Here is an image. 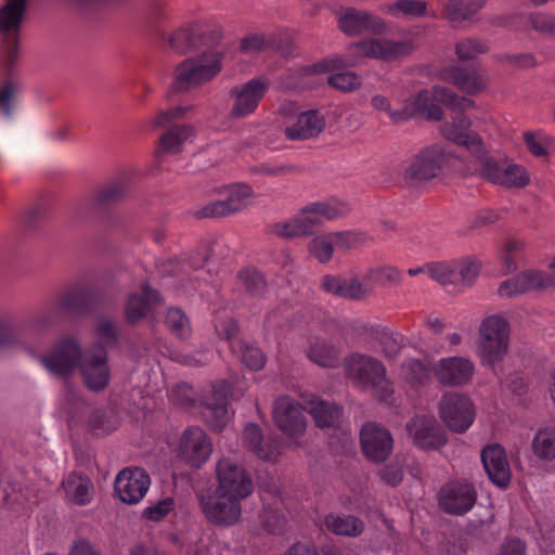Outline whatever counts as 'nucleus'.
<instances>
[{
	"label": "nucleus",
	"mask_w": 555,
	"mask_h": 555,
	"mask_svg": "<svg viewBox=\"0 0 555 555\" xmlns=\"http://www.w3.org/2000/svg\"><path fill=\"white\" fill-rule=\"evenodd\" d=\"M439 414L450 430L462 434L473 424L475 409L466 396L446 392L439 403Z\"/></svg>",
	"instance_id": "nucleus-13"
},
{
	"label": "nucleus",
	"mask_w": 555,
	"mask_h": 555,
	"mask_svg": "<svg viewBox=\"0 0 555 555\" xmlns=\"http://www.w3.org/2000/svg\"><path fill=\"white\" fill-rule=\"evenodd\" d=\"M433 367L418 359H409L401 365L403 379L412 387L425 386L431 380Z\"/></svg>",
	"instance_id": "nucleus-45"
},
{
	"label": "nucleus",
	"mask_w": 555,
	"mask_h": 555,
	"mask_svg": "<svg viewBox=\"0 0 555 555\" xmlns=\"http://www.w3.org/2000/svg\"><path fill=\"white\" fill-rule=\"evenodd\" d=\"M130 192V183L127 177L114 179L103 186L92 197V206L96 210H106L124 202Z\"/></svg>",
	"instance_id": "nucleus-35"
},
{
	"label": "nucleus",
	"mask_w": 555,
	"mask_h": 555,
	"mask_svg": "<svg viewBox=\"0 0 555 555\" xmlns=\"http://www.w3.org/2000/svg\"><path fill=\"white\" fill-rule=\"evenodd\" d=\"M270 87L269 80L263 77L253 78L249 81L232 87L229 98L233 101L229 117L242 119L253 114Z\"/></svg>",
	"instance_id": "nucleus-10"
},
{
	"label": "nucleus",
	"mask_w": 555,
	"mask_h": 555,
	"mask_svg": "<svg viewBox=\"0 0 555 555\" xmlns=\"http://www.w3.org/2000/svg\"><path fill=\"white\" fill-rule=\"evenodd\" d=\"M341 351L339 344L324 337H312L305 353L312 363L325 369H335L340 363Z\"/></svg>",
	"instance_id": "nucleus-34"
},
{
	"label": "nucleus",
	"mask_w": 555,
	"mask_h": 555,
	"mask_svg": "<svg viewBox=\"0 0 555 555\" xmlns=\"http://www.w3.org/2000/svg\"><path fill=\"white\" fill-rule=\"evenodd\" d=\"M351 65V63L345 61L341 56L325 59L319 63H315L307 67L289 69L280 76L279 81L282 88L291 90L297 88L299 78L306 75L325 73L332 69H338Z\"/></svg>",
	"instance_id": "nucleus-37"
},
{
	"label": "nucleus",
	"mask_w": 555,
	"mask_h": 555,
	"mask_svg": "<svg viewBox=\"0 0 555 555\" xmlns=\"http://www.w3.org/2000/svg\"><path fill=\"white\" fill-rule=\"evenodd\" d=\"M350 49L360 56L392 62L410 55L414 51V44L410 40L374 38L357 42Z\"/></svg>",
	"instance_id": "nucleus-18"
},
{
	"label": "nucleus",
	"mask_w": 555,
	"mask_h": 555,
	"mask_svg": "<svg viewBox=\"0 0 555 555\" xmlns=\"http://www.w3.org/2000/svg\"><path fill=\"white\" fill-rule=\"evenodd\" d=\"M237 280L244 291L254 297H260L267 292V281L257 270L247 268L237 273Z\"/></svg>",
	"instance_id": "nucleus-55"
},
{
	"label": "nucleus",
	"mask_w": 555,
	"mask_h": 555,
	"mask_svg": "<svg viewBox=\"0 0 555 555\" xmlns=\"http://www.w3.org/2000/svg\"><path fill=\"white\" fill-rule=\"evenodd\" d=\"M388 12H401L406 16L421 17L427 13V3L423 0H398L388 7Z\"/></svg>",
	"instance_id": "nucleus-60"
},
{
	"label": "nucleus",
	"mask_w": 555,
	"mask_h": 555,
	"mask_svg": "<svg viewBox=\"0 0 555 555\" xmlns=\"http://www.w3.org/2000/svg\"><path fill=\"white\" fill-rule=\"evenodd\" d=\"M349 210L346 203L336 199L308 204L295 217L300 236L314 234L323 225L325 220H334L343 217Z\"/></svg>",
	"instance_id": "nucleus-9"
},
{
	"label": "nucleus",
	"mask_w": 555,
	"mask_h": 555,
	"mask_svg": "<svg viewBox=\"0 0 555 555\" xmlns=\"http://www.w3.org/2000/svg\"><path fill=\"white\" fill-rule=\"evenodd\" d=\"M151 479L142 468H125L118 473L114 489L118 498L127 504H137L149 490Z\"/></svg>",
	"instance_id": "nucleus-24"
},
{
	"label": "nucleus",
	"mask_w": 555,
	"mask_h": 555,
	"mask_svg": "<svg viewBox=\"0 0 555 555\" xmlns=\"http://www.w3.org/2000/svg\"><path fill=\"white\" fill-rule=\"evenodd\" d=\"M67 496L78 505H86L90 502L92 482L77 474H70L62 483Z\"/></svg>",
	"instance_id": "nucleus-47"
},
{
	"label": "nucleus",
	"mask_w": 555,
	"mask_h": 555,
	"mask_svg": "<svg viewBox=\"0 0 555 555\" xmlns=\"http://www.w3.org/2000/svg\"><path fill=\"white\" fill-rule=\"evenodd\" d=\"M530 183V175L527 169L518 164L504 159L502 176L499 186L506 189H522Z\"/></svg>",
	"instance_id": "nucleus-49"
},
{
	"label": "nucleus",
	"mask_w": 555,
	"mask_h": 555,
	"mask_svg": "<svg viewBox=\"0 0 555 555\" xmlns=\"http://www.w3.org/2000/svg\"><path fill=\"white\" fill-rule=\"evenodd\" d=\"M509 323L501 314L486 317L478 328V352L485 364L494 366L508 352Z\"/></svg>",
	"instance_id": "nucleus-3"
},
{
	"label": "nucleus",
	"mask_w": 555,
	"mask_h": 555,
	"mask_svg": "<svg viewBox=\"0 0 555 555\" xmlns=\"http://www.w3.org/2000/svg\"><path fill=\"white\" fill-rule=\"evenodd\" d=\"M199 506L206 519L219 527H231L240 522L242 516L241 500L215 490L210 494H201Z\"/></svg>",
	"instance_id": "nucleus-7"
},
{
	"label": "nucleus",
	"mask_w": 555,
	"mask_h": 555,
	"mask_svg": "<svg viewBox=\"0 0 555 555\" xmlns=\"http://www.w3.org/2000/svg\"><path fill=\"white\" fill-rule=\"evenodd\" d=\"M83 354L79 344L72 339H63L43 358V364L53 375L67 378L80 365Z\"/></svg>",
	"instance_id": "nucleus-21"
},
{
	"label": "nucleus",
	"mask_w": 555,
	"mask_h": 555,
	"mask_svg": "<svg viewBox=\"0 0 555 555\" xmlns=\"http://www.w3.org/2000/svg\"><path fill=\"white\" fill-rule=\"evenodd\" d=\"M489 51L487 41L479 38L467 37L461 39L455 44V54L461 61H469L479 54Z\"/></svg>",
	"instance_id": "nucleus-56"
},
{
	"label": "nucleus",
	"mask_w": 555,
	"mask_h": 555,
	"mask_svg": "<svg viewBox=\"0 0 555 555\" xmlns=\"http://www.w3.org/2000/svg\"><path fill=\"white\" fill-rule=\"evenodd\" d=\"M141 291V294H130L125 306V319L131 326L139 324L153 309L163 304L159 292L151 288L147 283L142 285Z\"/></svg>",
	"instance_id": "nucleus-30"
},
{
	"label": "nucleus",
	"mask_w": 555,
	"mask_h": 555,
	"mask_svg": "<svg viewBox=\"0 0 555 555\" xmlns=\"http://www.w3.org/2000/svg\"><path fill=\"white\" fill-rule=\"evenodd\" d=\"M190 109L191 106H177L160 112L157 115L154 121L155 127L168 128L158 140L160 149L164 152L169 154L180 153L184 141L192 135V126L185 124H173L175 120L182 118Z\"/></svg>",
	"instance_id": "nucleus-8"
},
{
	"label": "nucleus",
	"mask_w": 555,
	"mask_h": 555,
	"mask_svg": "<svg viewBox=\"0 0 555 555\" xmlns=\"http://www.w3.org/2000/svg\"><path fill=\"white\" fill-rule=\"evenodd\" d=\"M474 157L470 165L467 166V172L473 176H477L480 179L499 185L500 176L504 167V160H500L487 151L483 141L480 142V146L470 149L468 151Z\"/></svg>",
	"instance_id": "nucleus-32"
},
{
	"label": "nucleus",
	"mask_w": 555,
	"mask_h": 555,
	"mask_svg": "<svg viewBox=\"0 0 555 555\" xmlns=\"http://www.w3.org/2000/svg\"><path fill=\"white\" fill-rule=\"evenodd\" d=\"M85 386L92 391L105 389L111 379L107 350L102 343L93 344L79 365Z\"/></svg>",
	"instance_id": "nucleus-11"
},
{
	"label": "nucleus",
	"mask_w": 555,
	"mask_h": 555,
	"mask_svg": "<svg viewBox=\"0 0 555 555\" xmlns=\"http://www.w3.org/2000/svg\"><path fill=\"white\" fill-rule=\"evenodd\" d=\"M27 0H5L0 8V34L2 35L1 57L8 64H16L18 57L20 28L23 23Z\"/></svg>",
	"instance_id": "nucleus-6"
},
{
	"label": "nucleus",
	"mask_w": 555,
	"mask_h": 555,
	"mask_svg": "<svg viewBox=\"0 0 555 555\" xmlns=\"http://www.w3.org/2000/svg\"><path fill=\"white\" fill-rule=\"evenodd\" d=\"M279 53L283 57L294 54L295 43L292 37L284 33L269 34L268 52Z\"/></svg>",
	"instance_id": "nucleus-61"
},
{
	"label": "nucleus",
	"mask_w": 555,
	"mask_h": 555,
	"mask_svg": "<svg viewBox=\"0 0 555 555\" xmlns=\"http://www.w3.org/2000/svg\"><path fill=\"white\" fill-rule=\"evenodd\" d=\"M360 446L370 462L382 463L391 454L393 439L387 428L374 422H366L360 430Z\"/></svg>",
	"instance_id": "nucleus-15"
},
{
	"label": "nucleus",
	"mask_w": 555,
	"mask_h": 555,
	"mask_svg": "<svg viewBox=\"0 0 555 555\" xmlns=\"http://www.w3.org/2000/svg\"><path fill=\"white\" fill-rule=\"evenodd\" d=\"M232 352L251 371H259L266 364L264 353L247 341H234Z\"/></svg>",
	"instance_id": "nucleus-50"
},
{
	"label": "nucleus",
	"mask_w": 555,
	"mask_h": 555,
	"mask_svg": "<svg viewBox=\"0 0 555 555\" xmlns=\"http://www.w3.org/2000/svg\"><path fill=\"white\" fill-rule=\"evenodd\" d=\"M346 376L362 389L374 388L384 401L388 400L393 389L386 378V367L376 358L352 352L343 362Z\"/></svg>",
	"instance_id": "nucleus-2"
},
{
	"label": "nucleus",
	"mask_w": 555,
	"mask_h": 555,
	"mask_svg": "<svg viewBox=\"0 0 555 555\" xmlns=\"http://www.w3.org/2000/svg\"><path fill=\"white\" fill-rule=\"evenodd\" d=\"M1 66L4 70V79L0 86V108L4 115L10 116L13 109L12 99L20 92L22 82L13 74L15 64L9 66L8 59L1 57Z\"/></svg>",
	"instance_id": "nucleus-39"
},
{
	"label": "nucleus",
	"mask_w": 555,
	"mask_h": 555,
	"mask_svg": "<svg viewBox=\"0 0 555 555\" xmlns=\"http://www.w3.org/2000/svg\"><path fill=\"white\" fill-rule=\"evenodd\" d=\"M525 16L521 13H508L491 15L487 22L492 27L504 28L512 31L521 29Z\"/></svg>",
	"instance_id": "nucleus-62"
},
{
	"label": "nucleus",
	"mask_w": 555,
	"mask_h": 555,
	"mask_svg": "<svg viewBox=\"0 0 555 555\" xmlns=\"http://www.w3.org/2000/svg\"><path fill=\"white\" fill-rule=\"evenodd\" d=\"M481 462L490 481L501 489L511 483L512 472L506 452L498 443L489 444L481 451Z\"/></svg>",
	"instance_id": "nucleus-29"
},
{
	"label": "nucleus",
	"mask_w": 555,
	"mask_h": 555,
	"mask_svg": "<svg viewBox=\"0 0 555 555\" xmlns=\"http://www.w3.org/2000/svg\"><path fill=\"white\" fill-rule=\"evenodd\" d=\"M428 275L442 285L457 282V274L452 264L447 262L427 263Z\"/></svg>",
	"instance_id": "nucleus-59"
},
{
	"label": "nucleus",
	"mask_w": 555,
	"mask_h": 555,
	"mask_svg": "<svg viewBox=\"0 0 555 555\" xmlns=\"http://www.w3.org/2000/svg\"><path fill=\"white\" fill-rule=\"evenodd\" d=\"M325 528L336 534L345 537H358L364 531V522L353 515L328 514L324 517Z\"/></svg>",
	"instance_id": "nucleus-40"
},
{
	"label": "nucleus",
	"mask_w": 555,
	"mask_h": 555,
	"mask_svg": "<svg viewBox=\"0 0 555 555\" xmlns=\"http://www.w3.org/2000/svg\"><path fill=\"white\" fill-rule=\"evenodd\" d=\"M365 279L382 285L383 287H397L402 283V273L392 266H378L367 270Z\"/></svg>",
	"instance_id": "nucleus-53"
},
{
	"label": "nucleus",
	"mask_w": 555,
	"mask_h": 555,
	"mask_svg": "<svg viewBox=\"0 0 555 555\" xmlns=\"http://www.w3.org/2000/svg\"><path fill=\"white\" fill-rule=\"evenodd\" d=\"M340 30L348 36H359L365 33L384 34L386 24L383 18L367 11L349 8L338 20Z\"/></svg>",
	"instance_id": "nucleus-28"
},
{
	"label": "nucleus",
	"mask_w": 555,
	"mask_h": 555,
	"mask_svg": "<svg viewBox=\"0 0 555 555\" xmlns=\"http://www.w3.org/2000/svg\"><path fill=\"white\" fill-rule=\"evenodd\" d=\"M435 92L429 90L420 91L411 102V111L413 116H420L430 121H440L443 118V112L439 105Z\"/></svg>",
	"instance_id": "nucleus-42"
},
{
	"label": "nucleus",
	"mask_w": 555,
	"mask_h": 555,
	"mask_svg": "<svg viewBox=\"0 0 555 555\" xmlns=\"http://www.w3.org/2000/svg\"><path fill=\"white\" fill-rule=\"evenodd\" d=\"M321 288L327 294L354 301L364 300L372 293L358 276L347 279L340 275L326 274L321 279Z\"/></svg>",
	"instance_id": "nucleus-31"
},
{
	"label": "nucleus",
	"mask_w": 555,
	"mask_h": 555,
	"mask_svg": "<svg viewBox=\"0 0 555 555\" xmlns=\"http://www.w3.org/2000/svg\"><path fill=\"white\" fill-rule=\"evenodd\" d=\"M95 333L98 337L103 340L105 349L107 347H117L119 343V335L117 325L109 319H102L99 321Z\"/></svg>",
	"instance_id": "nucleus-63"
},
{
	"label": "nucleus",
	"mask_w": 555,
	"mask_h": 555,
	"mask_svg": "<svg viewBox=\"0 0 555 555\" xmlns=\"http://www.w3.org/2000/svg\"><path fill=\"white\" fill-rule=\"evenodd\" d=\"M406 429L422 450H438L447 443L443 428L433 417H415L406 424Z\"/></svg>",
	"instance_id": "nucleus-27"
},
{
	"label": "nucleus",
	"mask_w": 555,
	"mask_h": 555,
	"mask_svg": "<svg viewBox=\"0 0 555 555\" xmlns=\"http://www.w3.org/2000/svg\"><path fill=\"white\" fill-rule=\"evenodd\" d=\"M61 314L63 313L57 309V302L55 301L54 306L43 308L30 315L24 323L23 328L20 331L21 333L23 331L40 333L54 325L59 321Z\"/></svg>",
	"instance_id": "nucleus-48"
},
{
	"label": "nucleus",
	"mask_w": 555,
	"mask_h": 555,
	"mask_svg": "<svg viewBox=\"0 0 555 555\" xmlns=\"http://www.w3.org/2000/svg\"><path fill=\"white\" fill-rule=\"evenodd\" d=\"M306 409L311 414L319 428L336 427L339 425L343 416L341 406L320 398L311 399Z\"/></svg>",
	"instance_id": "nucleus-38"
},
{
	"label": "nucleus",
	"mask_w": 555,
	"mask_h": 555,
	"mask_svg": "<svg viewBox=\"0 0 555 555\" xmlns=\"http://www.w3.org/2000/svg\"><path fill=\"white\" fill-rule=\"evenodd\" d=\"M532 450L537 457L552 461L555 459V427H545L535 434Z\"/></svg>",
	"instance_id": "nucleus-51"
},
{
	"label": "nucleus",
	"mask_w": 555,
	"mask_h": 555,
	"mask_svg": "<svg viewBox=\"0 0 555 555\" xmlns=\"http://www.w3.org/2000/svg\"><path fill=\"white\" fill-rule=\"evenodd\" d=\"M377 339L383 354L390 360L397 358L405 345L401 334L385 330L378 333Z\"/></svg>",
	"instance_id": "nucleus-57"
},
{
	"label": "nucleus",
	"mask_w": 555,
	"mask_h": 555,
	"mask_svg": "<svg viewBox=\"0 0 555 555\" xmlns=\"http://www.w3.org/2000/svg\"><path fill=\"white\" fill-rule=\"evenodd\" d=\"M223 57L222 52L208 49L181 61L173 68L171 90L184 93L210 82L221 73Z\"/></svg>",
	"instance_id": "nucleus-1"
},
{
	"label": "nucleus",
	"mask_w": 555,
	"mask_h": 555,
	"mask_svg": "<svg viewBox=\"0 0 555 555\" xmlns=\"http://www.w3.org/2000/svg\"><path fill=\"white\" fill-rule=\"evenodd\" d=\"M477 500L473 483L453 480L443 485L439 491V505L448 514L464 515L469 512Z\"/></svg>",
	"instance_id": "nucleus-19"
},
{
	"label": "nucleus",
	"mask_w": 555,
	"mask_h": 555,
	"mask_svg": "<svg viewBox=\"0 0 555 555\" xmlns=\"http://www.w3.org/2000/svg\"><path fill=\"white\" fill-rule=\"evenodd\" d=\"M281 500L273 499L272 503L264 504L258 515L260 527L268 533L279 534L286 524V516L280 508Z\"/></svg>",
	"instance_id": "nucleus-43"
},
{
	"label": "nucleus",
	"mask_w": 555,
	"mask_h": 555,
	"mask_svg": "<svg viewBox=\"0 0 555 555\" xmlns=\"http://www.w3.org/2000/svg\"><path fill=\"white\" fill-rule=\"evenodd\" d=\"M165 325L179 339L184 340L191 336L189 319L180 308L172 307L167 310Z\"/></svg>",
	"instance_id": "nucleus-54"
},
{
	"label": "nucleus",
	"mask_w": 555,
	"mask_h": 555,
	"mask_svg": "<svg viewBox=\"0 0 555 555\" xmlns=\"http://www.w3.org/2000/svg\"><path fill=\"white\" fill-rule=\"evenodd\" d=\"M273 421L284 434L291 437L300 436L306 429V417L301 406L287 396L275 400Z\"/></svg>",
	"instance_id": "nucleus-26"
},
{
	"label": "nucleus",
	"mask_w": 555,
	"mask_h": 555,
	"mask_svg": "<svg viewBox=\"0 0 555 555\" xmlns=\"http://www.w3.org/2000/svg\"><path fill=\"white\" fill-rule=\"evenodd\" d=\"M106 301L105 291L98 284H76L56 298L57 309L65 315L81 317L99 310Z\"/></svg>",
	"instance_id": "nucleus-4"
},
{
	"label": "nucleus",
	"mask_w": 555,
	"mask_h": 555,
	"mask_svg": "<svg viewBox=\"0 0 555 555\" xmlns=\"http://www.w3.org/2000/svg\"><path fill=\"white\" fill-rule=\"evenodd\" d=\"M550 287L555 288V275L540 270L528 269L503 281L498 288V294L502 298H511Z\"/></svg>",
	"instance_id": "nucleus-16"
},
{
	"label": "nucleus",
	"mask_w": 555,
	"mask_h": 555,
	"mask_svg": "<svg viewBox=\"0 0 555 555\" xmlns=\"http://www.w3.org/2000/svg\"><path fill=\"white\" fill-rule=\"evenodd\" d=\"M470 126L472 121L467 116L453 112L452 121L442 124L440 130L447 140L469 151L480 146L482 141L477 132L469 130Z\"/></svg>",
	"instance_id": "nucleus-33"
},
{
	"label": "nucleus",
	"mask_w": 555,
	"mask_h": 555,
	"mask_svg": "<svg viewBox=\"0 0 555 555\" xmlns=\"http://www.w3.org/2000/svg\"><path fill=\"white\" fill-rule=\"evenodd\" d=\"M214 40L210 26L205 22H195L173 31L168 39V44L178 54H188L209 48Z\"/></svg>",
	"instance_id": "nucleus-14"
},
{
	"label": "nucleus",
	"mask_w": 555,
	"mask_h": 555,
	"mask_svg": "<svg viewBox=\"0 0 555 555\" xmlns=\"http://www.w3.org/2000/svg\"><path fill=\"white\" fill-rule=\"evenodd\" d=\"M211 451V441L201 427H190L182 433L179 456L191 467L199 468L209 459Z\"/></svg>",
	"instance_id": "nucleus-23"
},
{
	"label": "nucleus",
	"mask_w": 555,
	"mask_h": 555,
	"mask_svg": "<svg viewBox=\"0 0 555 555\" xmlns=\"http://www.w3.org/2000/svg\"><path fill=\"white\" fill-rule=\"evenodd\" d=\"M437 380L446 387H460L473 378L475 366L473 362L462 357L441 359L433 366Z\"/></svg>",
	"instance_id": "nucleus-25"
},
{
	"label": "nucleus",
	"mask_w": 555,
	"mask_h": 555,
	"mask_svg": "<svg viewBox=\"0 0 555 555\" xmlns=\"http://www.w3.org/2000/svg\"><path fill=\"white\" fill-rule=\"evenodd\" d=\"M231 385L222 379L214 383L201 401L202 415L215 430L221 431L228 422V397Z\"/></svg>",
	"instance_id": "nucleus-17"
},
{
	"label": "nucleus",
	"mask_w": 555,
	"mask_h": 555,
	"mask_svg": "<svg viewBox=\"0 0 555 555\" xmlns=\"http://www.w3.org/2000/svg\"><path fill=\"white\" fill-rule=\"evenodd\" d=\"M449 156L450 153L437 144L421 150L404 169V182L409 186L415 188L437 178Z\"/></svg>",
	"instance_id": "nucleus-5"
},
{
	"label": "nucleus",
	"mask_w": 555,
	"mask_h": 555,
	"mask_svg": "<svg viewBox=\"0 0 555 555\" xmlns=\"http://www.w3.org/2000/svg\"><path fill=\"white\" fill-rule=\"evenodd\" d=\"M531 27L545 37L555 38V16L545 12H535L528 15Z\"/></svg>",
	"instance_id": "nucleus-58"
},
{
	"label": "nucleus",
	"mask_w": 555,
	"mask_h": 555,
	"mask_svg": "<svg viewBox=\"0 0 555 555\" xmlns=\"http://www.w3.org/2000/svg\"><path fill=\"white\" fill-rule=\"evenodd\" d=\"M243 441L244 446L260 459L271 460L275 455V448L271 443H263L262 431L256 424H248L245 427Z\"/></svg>",
	"instance_id": "nucleus-44"
},
{
	"label": "nucleus",
	"mask_w": 555,
	"mask_h": 555,
	"mask_svg": "<svg viewBox=\"0 0 555 555\" xmlns=\"http://www.w3.org/2000/svg\"><path fill=\"white\" fill-rule=\"evenodd\" d=\"M345 237L343 232H334L328 235L315 236L309 242V254L314 257L319 262H328L334 253V243H339Z\"/></svg>",
	"instance_id": "nucleus-46"
},
{
	"label": "nucleus",
	"mask_w": 555,
	"mask_h": 555,
	"mask_svg": "<svg viewBox=\"0 0 555 555\" xmlns=\"http://www.w3.org/2000/svg\"><path fill=\"white\" fill-rule=\"evenodd\" d=\"M434 92L436 99L452 109V112L464 114L465 111L475 107V101L465 96L457 95L451 89L442 86H435Z\"/></svg>",
	"instance_id": "nucleus-52"
},
{
	"label": "nucleus",
	"mask_w": 555,
	"mask_h": 555,
	"mask_svg": "<svg viewBox=\"0 0 555 555\" xmlns=\"http://www.w3.org/2000/svg\"><path fill=\"white\" fill-rule=\"evenodd\" d=\"M483 5V0H448L442 14L451 23H462L469 21Z\"/></svg>",
	"instance_id": "nucleus-41"
},
{
	"label": "nucleus",
	"mask_w": 555,
	"mask_h": 555,
	"mask_svg": "<svg viewBox=\"0 0 555 555\" xmlns=\"http://www.w3.org/2000/svg\"><path fill=\"white\" fill-rule=\"evenodd\" d=\"M218 486L215 490L244 500L253 493L254 485L246 469L230 459H221L216 466Z\"/></svg>",
	"instance_id": "nucleus-12"
},
{
	"label": "nucleus",
	"mask_w": 555,
	"mask_h": 555,
	"mask_svg": "<svg viewBox=\"0 0 555 555\" xmlns=\"http://www.w3.org/2000/svg\"><path fill=\"white\" fill-rule=\"evenodd\" d=\"M253 189L247 184H233L224 199L215 201L196 211L197 218H221L243 211L253 197Z\"/></svg>",
	"instance_id": "nucleus-20"
},
{
	"label": "nucleus",
	"mask_w": 555,
	"mask_h": 555,
	"mask_svg": "<svg viewBox=\"0 0 555 555\" xmlns=\"http://www.w3.org/2000/svg\"><path fill=\"white\" fill-rule=\"evenodd\" d=\"M269 34H249L242 38L240 51L243 53L268 52Z\"/></svg>",
	"instance_id": "nucleus-64"
},
{
	"label": "nucleus",
	"mask_w": 555,
	"mask_h": 555,
	"mask_svg": "<svg viewBox=\"0 0 555 555\" xmlns=\"http://www.w3.org/2000/svg\"><path fill=\"white\" fill-rule=\"evenodd\" d=\"M324 117L317 111L300 113L296 122L285 128L289 140H309L318 137L325 128Z\"/></svg>",
	"instance_id": "nucleus-36"
},
{
	"label": "nucleus",
	"mask_w": 555,
	"mask_h": 555,
	"mask_svg": "<svg viewBox=\"0 0 555 555\" xmlns=\"http://www.w3.org/2000/svg\"><path fill=\"white\" fill-rule=\"evenodd\" d=\"M440 75L443 80L454 85L467 95L479 94L488 87L489 82L487 72L477 65H451L443 68Z\"/></svg>",
	"instance_id": "nucleus-22"
}]
</instances>
